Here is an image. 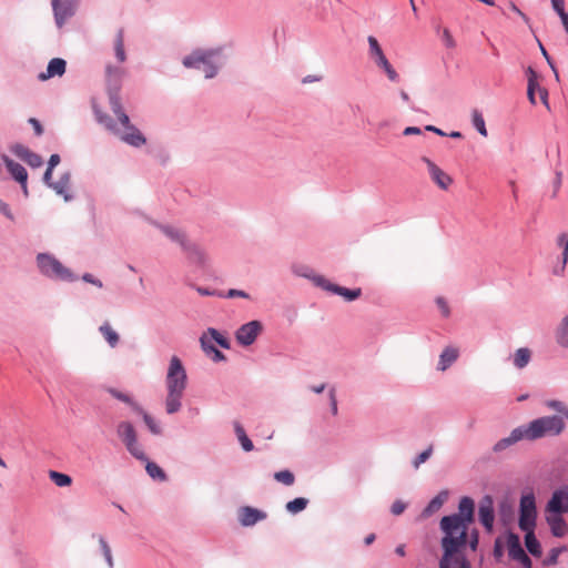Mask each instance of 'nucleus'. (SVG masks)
<instances>
[{
	"mask_svg": "<svg viewBox=\"0 0 568 568\" xmlns=\"http://www.w3.org/2000/svg\"><path fill=\"white\" fill-rule=\"evenodd\" d=\"M223 48L195 49L183 57L182 64L186 69L201 70L205 79L215 78L224 65Z\"/></svg>",
	"mask_w": 568,
	"mask_h": 568,
	"instance_id": "1",
	"label": "nucleus"
},
{
	"mask_svg": "<svg viewBox=\"0 0 568 568\" xmlns=\"http://www.w3.org/2000/svg\"><path fill=\"white\" fill-rule=\"evenodd\" d=\"M475 520V501L468 496L460 498L458 513L444 516L440 519L439 528L445 536L465 535L467 539L468 526Z\"/></svg>",
	"mask_w": 568,
	"mask_h": 568,
	"instance_id": "2",
	"label": "nucleus"
},
{
	"mask_svg": "<svg viewBox=\"0 0 568 568\" xmlns=\"http://www.w3.org/2000/svg\"><path fill=\"white\" fill-rule=\"evenodd\" d=\"M466 545L467 539H465V535H444L440 540L443 555L439 559V568H471L469 560L462 552Z\"/></svg>",
	"mask_w": 568,
	"mask_h": 568,
	"instance_id": "3",
	"label": "nucleus"
},
{
	"mask_svg": "<svg viewBox=\"0 0 568 568\" xmlns=\"http://www.w3.org/2000/svg\"><path fill=\"white\" fill-rule=\"evenodd\" d=\"M527 440H536L546 436H558L565 429L562 417L557 415L542 416L521 425Z\"/></svg>",
	"mask_w": 568,
	"mask_h": 568,
	"instance_id": "4",
	"label": "nucleus"
},
{
	"mask_svg": "<svg viewBox=\"0 0 568 568\" xmlns=\"http://www.w3.org/2000/svg\"><path fill=\"white\" fill-rule=\"evenodd\" d=\"M39 272L47 278L72 283L78 276L67 266H64L54 255L50 253H38L36 256Z\"/></svg>",
	"mask_w": 568,
	"mask_h": 568,
	"instance_id": "5",
	"label": "nucleus"
},
{
	"mask_svg": "<svg viewBox=\"0 0 568 568\" xmlns=\"http://www.w3.org/2000/svg\"><path fill=\"white\" fill-rule=\"evenodd\" d=\"M111 111L115 115L121 128L116 125V132H112L125 144L133 148H141L146 143V139L143 133L131 123L129 115L125 113L122 104L116 108H111Z\"/></svg>",
	"mask_w": 568,
	"mask_h": 568,
	"instance_id": "6",
	"label": "nucleus"
},
{
	"mask_svg": "<svg viewBox=\"0 0 568 568\" xmlns=\"http://www.w3.org/2000/svg\"><path fill=\"white\" fill-rule=\"evenodd\" d=\"M125 75V70L121 67L108 64L105 67V81H106V93L109 98V104L111 108L121 105L120 92L122 88V81Z\"/></svg>",
	"mask_w": 568,
	"mask_h": 568,
	"instance_id": "7",
	"label": "nucleus"
},
{
	"mask_svg": "<svg viewBox=\"0 0 568 568\" xmlns=\"http://www.w3.org/2000/svg\"><path fill=\"white\" fill-rule=\"evenodd\" d=\"M368 42V57L369 59L375 63V65L383 70L388 80L392 82H398L399 81V74L397 71L393 68V65L389 63L388 59L386 58L378 40L369 36L367 38Z\"/></svg>",
	"mask_w": 568,
	"mask_h": 568,
	"instance_id": "8",
	"label": "nucleus"
},
{
	"mask_svg": "<svg viewBox=\"0 0 568 568\" xmlns=\"http://www.w3.org/2000/svg\"><path fill=\"white\" fill-rule=\"evenodd\" d=\"M116 434L122 440L126 450L139 460H146L148 456L138 442V435L134 426L130 422H121L116 427Z\"/></svg>",
	"mask_w": 568,
	"mask_h": 568,
	"instance_id": "9",
	"label": "nucleus"
},
{
	"mask_svg": "<svg viewBox=\"0 0 568 568\" xmlns=\"http://www.w3.org/2000/svg\"><path fill=\"white\" fill-rule=\"evenodd\" d=\"M166 390L182 392L186 389L187 375L186 371L178 356L170 359L168 374L165 378Z\"/></svg>",
	"mask_w": 568,
	"mask_h": 568,
	"instance_id": "10",
	"label": "nucleus"
},
{
	"mask_svg": "<svg viewBox=\"0 0 568 568\" xmlns=\"http://www.w3.org/2000/svg\"><path fill=\"white\" fill-rule=\"evenodd\" d=\"M537 508L534 493L523 495L519 501V528L521 530H535Z\"/></svg>",
	"mask_w": 568,
	"mask_h": 568,
	"instance_id": "11",
	"label": "nucleus"
},
{
	"mask_svg": "<svg viewBox=\"0 0 568 568\" xmlns=\"http://www.w3.org/2000/svg\"><path fill=\"white\" fill-rule=\"evenodd\" d=\"M508 555L513 560L521 564L523 568H531L532 561L521 547L520 538L513 531L507 532Z\"/></svg>",
	"mask_w": 568,
	"mask_h": 568,
	"instance_id": "12",
	"label": "nucleus"
},
{
	"mask_svg": "<svg viewBox=\"0 0 568 568\" xmlns=\"http://www.w3.org/2000/svg\"><path fill=\"white\" fill-rule=\"evenodd\" d=\"M263 331V325L260 321H251L243 325H241L235 332L236 342L241 346H250L252 345L257 336Z\"/></svg>",
	"mask_w": 568,
	"mask_h": 568,
	"instance_id": "13",
	"label": "nucleus"
},
{
	"mask_svg": "<svg viewBox=\"0 0 568 568\" xmlns=\"http://www.w3.org/2000/svg\"><path fill=\"white\" fill-rule=\"evenodd\" d=\"M478 520L488 534L493 532L495 521V507L494 498L490 495H485L479 501Z\"/></svg>",
	"mask_w": 568,
	"mask_h": 568,
	"instance_id": "14",
	"label": "nucleus"
},
{
	"mask_svg": "<svg viewBox=\"0 0 568 568\" xmlns=\"http://www.w3.org/2000/svg\"><path fill=\"white\" fill-rule=\"evenodd\" d=\"M545 510L556 515L568 513V485L561 486L551 494Z\"/></svg>",
	"mask_w": 568,
	"mask_h": 568,
	"instance_id": "15",
	"label": "nucleus"
},
{
	"mask_svg": "<svg viewBox=\"0 0 568 568\" xmlns=\"http://www.w3.org/2000/svg\"><path fill=\"white\" fill-rule=\"evenodd\" d=\"M77 0H52L55 24L61 28L75 12Z\"/></svg>",
	"mask_w": 568,
	"mask_h": 568,
	"instance_id": "16",
	"label": "nucleus"
},
{
	"mask_svg": "<svg viewBox=\"0 0 568 568\" xmlns=\"http://www.w3.org/2000/svg\"><path fill=\"white\" fill-rule=\"evenodd\" d=\"M420 160L426 164L432 181L437 184L439 189L447 190L453 183V179L427 156H422Z\"/></svg>",
	"mask_w": 568,
	"mask_h": 568,
	"instance_id": "17",
	"label": "nucleus"
},
{
	"mask_svg": "<svg viewBox=\"0 0 568 568\" xmlns=\"http://www.w3.org/2000/svg\"><path fill=\"white\" fill-rule=\"evenodd\" d=\"M148 222L159 229L170 241L179 244L181 248H183L189 242L186 233L181 229L159 223L152 219H148Z\"/></svg>",
	"mask_w": 568,
	"mask_h": 568,
	"instance_id": "18",
	"label": "nucleus"
},
{
	"mask_svg": "<svg viewBox=\"0 0 568 568\" xmlns=\"http://www.w3.org/2000/svg\"><path fill=\"white\" fill-rule=\"evenodd\" d=\"M10 151L31 168H40L43 164V159L39 154L21 143L11 145Z\"/></svg>",
	"mask_w": 568,
	"mask_h": 568,
	"instance_id": "19",
	"label": "nucleus"
},
{
	"mask_svg": "<svg viewBox=\"0 0 568 568\" xmlns=\"http://www.w3.org/2000/svg\"><path fill=\"white\" fill-rule=\"evenodd\" d=\"M266 518L265 511L251 506H243L239 509V521L243 527H252Z\"/></svg>",
	"mask_w": 568,
	"mask_h": 568,
	"instance_id": "20",
	"label": "nucleus"
},
{
	"mask_svg": "<svg viewBox=\"0 0 568 568\" xmlns=\"http://www.w3.org/2000/svg\"><path fill=\"white\" fill-rule=\"evenodd\" d=\"M320 284H325L324 291L331 292L333 294L339 295L345 298L347 302H353L357 300L362 295L361 288H347L344 286H339L337 284L331 283L326 278H320Z\"/></svg>",
	"mask_w": 568,
	"mask_h": 568,
	"instance_id": "21",
	"label": "nucleus"
},
{
	"mask_svg": "<svg viewBox=\"0 0 568 568\" xmlns=\"http://www.w3.org/2000/svg\"><path fill=\"white\" fill-rule=\"evenodd\" d=\"M67 62L62 58H53L49 61L45 72L38 74L40 81H47L53 77H62L65 73Z\"/></svg>",
	"mask_w": 568,
	"mask_h": 568,
	"instance_id": "22",
	"label": "nucleus"
},
{
	"mask_svg": "<svg viewBox=\"0 0 568 568\" xmlns=\"http://www.w3.org/2000/svg\"><path fill=\"white\" fill-rule=\"evenodd\" d=\"M72 174L70 171L63 172L58 181H54L51 184V189L60 196L63 197L65 202H70L73 200V195L69 192L71 184Z\"/></svg>",
	"mask_w": 568,
	"mask_h": 568,
	"instance_id": "23",
	"label": "nucleus"
},
{
	"mask_svg": "<svg viewBox=\"0 0 568 568\" xmlns=\"http://www.w3.org/2000/svg\"><path fill=\"white\" fill-rule=\"evenodd\" d=\"M521 439H526L524 428L521 426L516 427L511 430L510 435L508 437L499 439L494 446L493 452L494 453H501L505 449L509 448L510 446L515 445Z\"/></svg>",
	"mask_w": 568,
	"mask_h": 568,
	"instance_id": "24",
	"label": "nucleus"
},
{
	"mask_svg": "<svg viewBox=\"0 0 568 568\" xmlns=\"http://www.w3.org/2000/svg\"><path fill=\"white\" fill-rule=\"evenodd\" d=\"M186 254L189 261L199 266H205L207 263V256L205 252L195 243L189 240L186 245L182 248Z\"/></svg>",
	"mask_w": 568,
	"mask_h": 568,
	"instance_id": "25",
	"label": "nucleus"
},
{
	"mask_svg": "<svg viewBox=\"0 0 568 568\" xmlns=\"http://www.w3.org/2000/svg\"><path fill=\"white\" fill-rule=\"evenodd\" d=\"M546 521L554 537L561 538L568 532V525L562 515L546 513Z\"/></svg>",
	"mask_w": 568,
	"mask_h": 568,
	"instance_id": "26",
	"label": "nucleus"
},
{
	"mask_svg": "<svg viewBox=\"0 0 568 568\" xmlns=\"http://www.w3.org/2000/svg\"><path fill=\"white\" fill-rule=\"evenodd\" d=\"M2 161L6 164L7 170L11 174V176L19 183H24L28 181V172L23 165L13 161L8 155H2Z\"/></svg>",
	"mask_w": 568,
	"mask_h": 568,
	"instance_id": "27",
	"label": "nucleus"
},
{
	"mask_svg": "<svg viewBox=\"0 0 568 568\" xmlns=\"http://www.w3.org/2000/svg\"><path fill=\"white\" fill-rule=\"evenodd\" d=\"M459 356V351L454 346H447L443 349V352L439 355L438 364H437V371L445 372L448 369L457 359Z\"/></svg>",
	"mask_w": 568,
	"mask_h": 568,
	"instance_id": "28",
	"label": "nucleus"
},
{
	"mask_svg": "<svg viewBox=\"0 0 568 568\" xmlns=\"http://www.w3.org/2000/svg\"><path fill=\"white\" fill-rule=\"evenodd\" d=\"M447 498V490L439 491L434 498L430 499L427 506L423 509L422 517L427 518L432 516L434 513L438 511L443 507Z\"/></svg>",
	"mask_w": 568,
	"mask_h": 568,
	"instance_id": "29",
	"label": "nucleus"
},
{
	"mask_svg": "<svg viewBox=\"0 0 568 568\" xmlns=\"http://www.w3.org/2000/svg\"><path fill=\"white\" fill-rule=\"evenodd\" d=\"M292 271L296 276L307 278L312 281L317 287L324 288L325 284H320L318 280L325 277L323 275L316 274L312 267L304 264H300L294 265Z\"/></svg>",
	"mask_w": 568,
	"mask_h": 568,
	"instance_id": "30",
	"label": "nucleus"
},
{
	"mask_svg": "<svg viewBox=\"0 0 568 568\" xmlns=\"http://www.w3.org/2000/svg\"><path fill=\"white\" fill-rule=\"evenodd\" d=\"M182 392L168 390L165 397V412L169 415L178 413L182 407Z\"/></svg>",
	"mask_w": 568,
	"mask_h": 568,
	"instance_id": "31",
	"label": "nucleus"
},
{
	"mask_svg": "<svg viewBox=\"0 0 568 568\" xmlns=\"http://www.w3.org/2000/svg\"><path fill=\"white\" fill-rule=\"evenodd\" d=\"M556 344L561 348H568V315L564 316L555 328Z\"/></svg>",
	"mask_w": 568,
	"mask_h": 568,
	"instance_id": "32",
	"label": "nucleus"
},
{
	"mask_svg": "<svg viewBox=\"0 0 568 568\" xmlns=\"http://www.w3.org/2000/svg\"><path fill=\"white\" fill-rule=\"evenodd\" d=\"M525 534V546L530 555L534 557L541 556V546L535 535V530H524Z\"/></svg>",
	"mask_w": 568,
	"mask_h": 568,
	"instance_id": "33",
	"label": "nucleus"
},
{
	"mask_svg": "<svg viewBox=\"0 0 568 568\" xmlns=\"http://www.w3.org/2000/svg\"><path fill=\"white\" fill-rule=\"evenodd\" d=\"M99 332L104 337L110 347L114 348L120 342L119 334L112 328L111 324L106 321L100 327Z\"/></svg>",
	"mask_w": 568,
	"mask_h": 568,
	"instance_id": "34",
	"label": "nucleus"
},
{
	"mask_svg": "<svg viewBox=\"0 0 568 568\" xmlns=\"http://www.w3.org/2000/svg\"><path fill=\"white\" fill-rule=\"evenodd\" d=\"M108 392L115 399L128 404L134 413L142 412V406L136 403L129 394L120 392L116 388H109Z\"/></svg>",
	"mask_w": 568,
	"mask_h": 568,
	"instance_id": "35",
	"label": "nucleus"
},
{
	"mask_svg": "<svg viewBox=\"0 0 568 568\" xmlns=\"http://www.w3.org/2000/svg\"><path fill=\"white\" fill-rule=\"evenodd\" d=\"M114 55L118 62L123 63L126 61V53L124 49V32L119 29L114 38Z\"/></svg>",
	"mask_w": 568,
	"mask_h": 568,
	"instance_id": "36",
	"label": "nucleus"
},
{
	"mask_svg": "<svg viewBox=\"0 0 568 568\" xmlns=\"http://www.w3.org/2000/svg\"><path fill=\"white\" fill-rule=\"evenodd\" d=\"M92 538H97L98 539L101 554L104 557V560H105L108 567L109 568H114V560H113V556H112V550H111V547H110L108 540L102 535H95V534L92 535Z\"/></svg>",
	"mask_w": 568,
	"mask_h": 568,
	"instance_id": "37",
	"label": "nucleus"
},
{
	"mask_svg": "<svg viewBox=\"0 0 568 568\" xmlns=\"http://www.w3.org/2000/svg\"><path fill=\"white\" fill-rule=\"evenodd\" d=\"M234 433L244 452H252L254 449L252 440L248 438L244 427L239 422H234Z\"/></svg>",
	"mask_w": 568,
	"mask_h": 568,
	"instance_id": "38",
	"label": "nucleus"
},
{
	"mask_svg": "<svg viewBox=\"0 0 568 568\" xmlns=\"http://www.w3.org/2000/svg\"><path fill=\"white\" fill-rule=\"evenodd\" d=\"M531 359V352L527 347L518 348L514 354V366L518 369L525 368Z\"/></svg>",
	"mask_w": 568,
	"mask_h": 568,
	"instance_id": "39",
	"label": "nucleus"
},
{
	"mask_svg": "<svg viewBox=\"0 0 568 568\" xmlns=\"http://www.w3.org/2000/svg\"><path fill=\"white\" fill-rule=\"evenodd\" d=\"M204 333L207 334V336L212 339V342H215L222 348H224V349L231 348L230 339L226 336H224L222 333H220L216 328L209 327Z\"/></svg>",
	"mask_w": 568,
	"mask_h": 568,
	"instance_id": "40",
	"label": "nucleus"
},
{
	"mask_svg": "<svg viewBox=\"0 0 568 568\" xmlns=\"http://www.w3.org/2000/svg\"><path fill=\"white\" fill-rule=\"evenodd\" d=\"M308 503L310 501L307 498L297 497V498H294L293 500H290L288 503H286L285 509L287 513H290L292 515H296V514L303 511L307 507Z\"/></svg>",
	"mask_w": 568,
	"mask_h": 568,
	"instance_id": "41",
	"label": "nucleus"
},
{
	"mask_svg": "<svg viewBox=\"0 0 568 568\" xmlns=\"http://www.w3.org/2000/svg\"><path fill=\"white\" fill-rule=\"evenodd\" d=\"M145 462H146L145 470L152 479H155L159 481L166 480L168 477H166L165 471L158 464H155L153 462H149V459H146Z\"/></svg>",
	"mask_w": 568,
	"mask_h": 568,
	"instance_id": "42",
	"label": "nucleus"
},
{
	"mask_svg": "<svg viewBox=\"0 0 568 568\" xmlns=\"http://www.w3.org/2000/svg\"><path fill=\"white\" fill-rule=\"evenodd\" d=\"M471 123L473 126L478 131V133L483 136H487V129L485 124V119L480 111L474 109L471 112Z\"/></svg>",
	"mask_w": 568,
	"mask_h": 568,
	"instance_id": "43",
	"label": "nucleus"
},
{
	"mask_svg": "<svg viewBox=\"0 0 568 568\" xmlns=\"http://www.w3.org/2000/svg\"><path fill=\"white\" fill-rule=\"evenodd\" d=\"M142 416L143 422L145 423L146 427L153 435H161L162 434V427L159 422L154 419L149 413H146L143 408L141 413H138Z\"/></svg>",
	"mask_w": 568,
	"mask_h": 568,
	"instance_id": "44",
	"label": "nucleus"
},
{
	"mask_svg": "<svg viewBox=\"0 0 568 568\" xmlns=\"http://www.w3.org/2000/svg\"><path fill=\"white\" fill-rule=\"evenodd\" d=\"M49 478L58 486V487H68L72 484V478L63 473L57 470L49 471Z\"/></svg>",
	"mask_w": 568,
	"mask_h": 568,
	"instance_id": "45",
	"label": "nucleus"
},
{
	"mask_svg": "<svg viewBox=\"0 0 568 568\" xmlns=\"http://www.w3.org/2000/svg\"><path fill=\"white\" fill-rule=\"evenodd\" d=\"M95 119L100 124H103L105 129L111 132H116V122L108 114L101 112L100 110H94Z\"/></svg>",
	"mask_w": 568,
	"mask_h": 568,
	"instance_id": "46",
	"label": "nucleus"
},
{
	"mask_svg": "<svg viewBox=\"0 0 568 568\" xmlns=\"http://www.w3.org/2000/svg\"><path fill=\"white\" fill-rule=\"evenodd\" d=\"M274 479L285 486H292L295 481V476L291 470L284 469L274 473Z\"/></svg>",
	"mask_w": 568,
	"mask_h": 568,
	"instance_id": "47",
	"label": "nucleus"
},
{
	"mask_svg": "<svg viewBox=\"0 0 568 568\" xmlns=\"http://www.w3.org/2000/svg\"><path fill=\"white\" fill-rule=\"evenodd\" d=\"M433 445H429L426 449L419 453L412 462L414 469H418L422 464L426 463L433 455Z\"/></svg>",
	"mask_w": 568,
	"mask_h": 568,
	"instance_id": "48",
	"label": "nucleus"
},
{
	"mask_svg": "<svg viewBox=\"0 0 568 568\" xmlns=\"http://www.w3.org/2000/svg\"><path fill=\"white\" fill-rule=\"evenodd\" d=\"M546 406L548 408L561 414L565 418L568 419V406L564 402L557 400V399H550V400L546 402Z\"/></svg>",
	"mask_w": 568,
	"mask_h": 568,
	"instance_id": "49",
	"label": "nucleus"
},
{
	"mask_svg": "<svg viewBox=\"0 0 568 568\" xmlns=\"http://www.w3.org/2000/svg\"><path fill=\"white\" fill-rule=\"evenodd\" d=\"M556 244L562 248L561 258L564 260V265L568 263V235L566 233H560L556 239Z\"/></svg>",
	"mask_w": 568,
	"mask_h": 568,
	"instance_id": "50",
	"label": "nucleus"
},
{
	"mask_svg": "<svg viewBox=\"0 0 568 568\" xmlns=\"http://www.w3.org/2000/svg\"><path fill=\"white\" fill-rule=\"evenodd\" d=\"M200 344H201L202 351L204 352V354L207 357H210L213 354L214 349H216L212 339L205 333H203L202 336L200 337Z\"/></svg>",
	"mask_w": 568,
	"mask_h": 568,
	"instance_id": "51",
	"label": "nucleus"
},
{
	"mask_svg": "<svg viewBox=\"0 0 568 568\" xmlns=\"http://www.w3.org/2000/svg\"><path fill=\"white\" fill-rule=\"evenodd\" d=\"M566 549V547H556L552 548L548 556L544 559L542 564L544 566H552L558 562L559 555Z\"/></svg>",
	"mask_w": 568,
	"mask_h": 568,
	"instance_id": "52",
	"label": "nucleus"
},
{
	"mask_svg": "<svg viewBox=\"0 0 568 568\" xmlns=\"http://www.w3.org/2000/svg\"><path fill=\"white\" fill-rule=\"evenodd\" d=\"M216 296L224 297V298H235V297L250 298L248 293H246L245 291H242V290H236V288H231L226 293L219 292L216 294Z\"/></svg>",
	"mask_w": 568,
	"mask_h": 568,
	"instance_id": "53",
	"label": "nucleus"
},
{
	"mask_svg": "<svg viewBox=\"0 0 568 568\" xmlns=\"http://www.w3.org/2000/svg\"><path fill=\"white\" fill-rule=\"evenodd\" d=\"M538 88H541L538 82H534L532 80L527 83V97L531 104H536V91Z\"/></svg>",
	"mask_w": 568,
	"mask_h": 568,
	"instance_id": "54",
	"label": "nucleus"
},
{
	"mask_svg": "<svg viewBox=\"0 0 568 568\" xmlns=\"http://www.w3.org/2000/svg\"><path fill=\"white\" fill-rule=\"evenodd\" d=\"M435 303H436L437 307L439 308L442 315L444 317H449L450 308H449L447 301L444 297L438 296V297H436Z\"/></svg>",
	"mask_w": 568,
	"mask_h": 568,
	"instance_id": "55",
	"label": "nucleus"
},
{
	"mask_svg": "<svg viewBox=\"0 0 568 568\" xmlns=\"http://www.w3.org/2000/svg\"><path fill=\"white\" fill-rule=\"evenodd\" d=\"M467 544L473 551L477 550L479 544V531L475 528L469 534V539L467 538Z\"/></svg>",
	"mask_w": 568,
	"mask_h": 568,
	"instance_id": "56",
	"label": "nucleus"
},
{
	"mask_svg": "<svg viewBox=\"0 0 568 568\" xmlns=\"http://www.w3.org/2000/svg\"><path fill=\"white\" fill-rule=\"evenodd\" d=\"M539 44V48H540V51H541V54L544 55V58L546 59L548 65L550 67V69L552 70V72L555 73V77H556V80L558 81L559 80V74H558V71L556 69V65L554 63V61L551 60V58L549 57L547 50L544 48V45L541 44V42H538Z\"/></svg>",
	"mask_w": 568,
	"mask_h": 568,
	"instance_id": "57",
	"label": "nucleus"
},
{
	"mask_svg": "<svg viewBox=\"0 0 568 568\" xmlns=\"http://www.w3.org/2000/svg\"><path fill=\"white\" fill-rule=\"evenodd\" d=\"M406 507L407 505L403 500L397 499L392 504L390 513L394 516H399L405 511Z\"/></svg>",
	"mask_w": 568,
	"mask_h": 568,
	"instance_id": "58",
	"label": "nucleus"
},
{
	"mask_svg": "<svg viewBox=\"0 0 568 568\" xmlns=\"http://www.w3.org/2000/svg\"><path fill=\"white\" fill-rule=\"evenodd\" d=\"M494 558L500 560L504 556V545L500 538H496L493 550Z\"/></svg>",
	"mask_w": 568,
	"mask_h": 568,
	"instance_id": "59",
	"label": "nucleus"
},
{
	"mask_svg": "<svg viewBox=\"0 0 568 568\" xmlns=\"http://www.w3.org/2000/svg\"><path fill=\"white\" fill-rule=\"evenodd\" d=\"M81 278L85 283H90L99 288H101L103 286L102 282L99 278H97L95 276H93L91 273H84Z\"/></svg>",
	"mask_w": 568,
	"mask_h": 568,
	"instance_id": "60",
	"label": "nucleus"
},
{
	"mask_svg": "<svg viewBox=\"0 0 568 568\" xmlns=\"http://www.w3.org/2000/svg\"><path fill=\"white\" fill-rule=\"evenodd\" d=\"M328 397H329V404H331V412L333 415H336L338 412V408H337L336 393H335L334 388L329 389Z\"/></svg>",
	"mask_w": 568,
	"mask_h": 568,
	"instance_id": "61",
	"label": "nucleus"
},
{
	"mask_svg": "<svg viewBox=\"0 0 568 568\" xmlns=\"http://www.w3.org/2000/svg\"><path fill=\"white\" fill-rule=\"evenodd\" d=\"M443 41L447 48L452 49V48L456 47V42H455L454 38L452 37L448 29L443 30Z\"/></svg>",
	"mask_w": 568,
	"mask_h": 568,
	"instance_id": "62",
	"label": "nucleus"
},
{
	"mask_svg": "<svg viewBox=\"0 0 568 568\" xmlns=\"http://www.w3.org/2000/svg\"><path fill=\"white\" fill-rule=\"evenodd\" d=\"M0 213L11 221L14 220V216L11 212L10 206L1 199H0Z\"/></svg>",
	"mask_w": 568,
	"mask_h": 568,
	"instance_id": "63",
	"label": "nucleus"
},
{
	"mask_svg": "<svg viewBox=\"0 0 568 568\" xmlns=\"http://www.w3.org/2000/svg\"><path fill=\"white\" fill-rule=\"evenodd\" d=\"M552 9L560 17L561 14L567 13L565 11V1L564 0H551Z\"/></svg>",
	"mask_w": 568,
	"mask_h": 568,
	"instance_id": "64",
	"label": "nucleus"
}]
</instances>
